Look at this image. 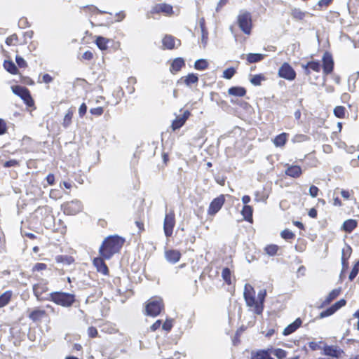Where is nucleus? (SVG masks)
<instances>
[{
  "mask_svg": "<svg viewBox=\"0 0 359 359\" xmlns=\"http://www.w3.org/2000/svg\"><path fill=\"white\" fill-rule=\"evenodd\" d=\"M116 21L121 22L125 18L126 14L123 11H120L116 14Z\"/></svg>",
  "mask_w": 359,
  "mask_h": 359,
  "instance_id": "nucleus-63",
  "label": "nucleus"
},
{
  "mask_svg": "<svg viewBox=\"0 0 359 359\" xmlns=\"http://www.w3.org/2000/svg\"><path fill=\"white\" fill-rule=\"evenodd\" d=\"M341 292L340 289H334L332 290L329 294L326 297L325 299L323 302V304H330L333 299L337 298Z\"/></svg>",
  "mask_w": 359,
  "mask_h": 359,
  "instance_id": "nucleus-29",
  "label": "nucleus"
},
{
  "mask_svg": "<svg viewBox=\"0 0 359 359\" xmlns=\"http://www.w3.org/2000/svg\"><path fill=\"white\" fill-rule=\"evenodd\" d=\"M109 42V39L102 37V36H97L95 41V43L98 48L100 50H106L107 48V43Z\"/></svg>",
  "mask_w": 359,
  "mask_h": 359,
  "instance_id": "nucleus-32",
  "label": "nucleus"
},
{
  "mask_svg": "<svg viewBox=\"0 0 359 359\" xmlns=\"http://www.w3.org/2000/svg\"><path fill=\"white\" fill-rule=\"evenodd\" d=\"M306 14V12H304L302 10H300L299 8H292L290 12V15L292 17V18L296 20H301L304 19Z\"/></svg>",
  "mask_w": 359,
  "mask_h": 359,
  "instance_id": "nucleus-28",
  "label": "nucleus"
},
{
  "mask_svg": "<svg viewBox=\"0 0 359 359\" xmlns=\"http://www.w3.org/2000/svg\"><path fill=\"white\" fill-rule=\"evenodd\" d=\"M251 359H273L271 357L268 351H259L257 352H252L251 354Z\"/></svg>",
  "mask_w": 359,
  "mask_h": 359,
  "instance_id": "nucleus-22",
  "label": "nucleus"
},
{
  "mask_svg": "<svg viewBox=\"0 0 359 359\" xmlns=\"http://www.w3.org/2000/svg\"><path fill=\"white\" fill-rule=\"evenodd\" d=\"M324 354L336 358H341L344 352L337 346H325L323 348Z\"/></svg>",
  "mask_w": 359,
  "mask_h": 359,
  "instance_id": "nucleus-12",
  "label": "nucleus"
},
{
  "mask_svg": "<svg viewBox=\"0 0 359 359\" xmlns=\"http://www.w3.org/2000/svg\"><path fill=\"white\" fill-rule=\"evenodd\" d=\"M123 243L124 240L118 236H109L100 248V256L105 259H109L113 255L119 251Z\"/></svg>",
  "mask_w": 359,
  "mask_h": 359,
  "instance_id": "nucleus-1",
  "label": "nucleus"
},
{
  "mask_svg": "<svg viewBox=\"0 0 359 359\" xmlns=\"http://www.w3.org/2000/svg\"><path fill=\"white\" fill-rule=\"evenodd\" d=\"M323 72L325 75L329 74L333 70L334 61L330 53L325 52L323 56Z\"/></svg>",
  "mask_w": 359,
  "mask_h": 359,
  "instance_id": "nucleus-11",
  "label": "nucleus"
},
{
  "mask_svg": "<svg viewBox=\"0 0 359 359\" xmlns=\"http://www.w3.org/2000/svg\"><path fill=\"white\" fill-rule=\"evenodd\" d=\"M225 202L224 195H220L215 198L210 204L208 214L210 216H214L222 208Z\"/></svg>",
  "mask_w": 359,
  "mask_h": 359,
  "instance_id": "nucleus-9",
  "label": "nucleus"
},
{
  "mask_svg": "<svg viewBox=\"0 0 359 359\" xmlns=\"http://www.w3.org/2000/svg\"><path fill=\"white\" fill-rule=\"evenodd\" d=\"M198 81V78L196 75L194 74H190L186 77H184V83L187 86H190L194 83H196Z\"/></svg>",
  "mask_w": 359,
  "mask_h": 359,
  "instance_id": "nucleus-36",
  "label": "nucleus"
},
{
  "mask_svg": "<svg viewBox=\"0 0 359 359\" xmlns=\"http://www.w3.org/2000/svg\"><path fill=\"white\" fill-rule=\"evenodd\" d=\"M340 193H341V196L344 199L348 200L350 198L351 194H353V191H349L342 189V190H341Z\"/></svg>",
  "mask_w": 359,
  "mask_h": 359,
  "instance_id": "nucleus-60",
  "label": "nucleus"
},
{
  "mask_svg": "<svg viewBox=\"0 0 359 359\" xmlns=\"http://www.w3.org/2000/svg\"><path fill=\"white\" fill-rule=\"evenodd\" d=\"M162 327L165 331H170L172 327V320L167 319L163 324Z\"/></svg>",
  "mask_w": 359,
  "mask_h": 359,
  "instance_id": "nucleus-50",
  "label": "nucleus"
},
{
  "mask_svg": "<svg viewBox=\"0 0 359 359\" xmlns=\"http://www.w3.org/2000/svg\"><path fill=\"white\" fill-rule=\"evenodd\" d=\"M16 62L20 67H26L27 62L26 61L20 56H16L15 58Z\"/></svg>",
  "mask_w": 359,
  "mask_h": 359,
  "instance_id": "nucleus-54",
  "label": "nucleus"
},
{
  "mask_svg": "<svg viewBox=\"0 0 359 359\" xmlns=\"http://www.w3.org/2000/svg\"><path fill=\"white\" fill-rule=\"evenodd\" d=\"M229 94L233 96L243 97L245 95L246 90L243 87H232L228 90Z\"/></svg>",
  "mask_w": 359,
  "mask_h": 359,
  "instance_id": "nucleus-27",
  "label": "nucleus"
},
{
  "mask_svg": "<svg viewBox=\"0 0 359 359\" xmlns=\"http://www.w3.org/2000/svg\"><path fill=\"white\" fill-rule=\"evenodd\" d=\"M302 67L304 69L306 74L309 75L311 69L316 72H319L321 68V65L318 61H311L309 62L306 65H303Z\"/></svg>",
  "mask_w": 359,
  "mask_h": 359,
  "instance_id": "nucleus-16",
  "label": "nucleus"
},
{
  "mask_svg": "<svg viewBox=\"0 0 359 359\" xmlns=\"http://www.w3.org/2000/svg\"><path fill=\"white\" fill-rule=\"evenodd\" d=\"M271 353L273 354L275 356H276L279 359H283L286 357V351L280 349V348H276L271 351Z\"/></svg>",
  "mask_w": 359,
  "mask_h": 359,
  "instance_id": "nucleus-41",
  "label": "nucleus"
},
{
  "mask_svg": "<svg viewBox=\"0 0 359 359\" xmlns=\"http://www.w3.org/2000/svg\"><path fill=\"white\" fill-rule=\"evenodd\" d=\"M46 316V311L39 309H35L29 314V318L34 322L41 320Z\"/></svg>",
  "mask_w": 359,
  "mask_h": 359,
  "instance_id": "nucleus-19",
  "label": "nucleus"
},
{
  "mask_svg": "<svg viewBox=\"0 0 359 359\" xmlns=\"http://www.w3.org/2000/svg\"><path fill=\"white\" fill-rule=\"evenodd\" d=\"M161 325V320H158L150 327V330L152 332H154L160 327Z\"/></svg>",
  "mask_w": 359,
  "mask_h": 359,
  "instance_id": "nucleus-62",
  "label": "nucleus"
},
{
  "mask_svg": "<svg viewBox=\"0 0 359 359\" xmlns=\"http://www.w3.org/2000/svg\"><path fill=\"white\" fill-rule=\"evenodd\" d=\"M23 100L29 107H32L34 104V100L30 95V93H29Z\"/></svg>",
  "mask_w": 359,
  "mask_h": 359,
  "instance_id": "nucleus-59",
  "label": "nucleus"
},
{
  "mask_svg": "<svg viewBox=\"0 0 359 359\" xmlns=\"http://www.w3.org/2000/svg\"><path fill=\"white\" fill-rule=\"evenodd\" d=\"M346 304V301L344 299H340L337 302H336L334 305H332L334 310L337 311L338 309L341 308Z\"/></svg>",
  "mask_w": 359,
  "mask_h": 359,
  "instance_id": "nucleus-55",
  "label": "nucleus"
},
{
  "mask_svg": "<svg viewBox=\"0 0 359 359\" xmlns=\"http://www.w3.org/2000/svg\"><path fill=\"white\" fill-rule=\"evenodd\" d=\"M152 13L162 12L166 15L172 13V7L170 5L165 4H160L154 6L151 11Z\"/></svg>",
  "mask_w": 359,
  "mask_h": 359,
  "instance_id": "nucleus-17",
  "label": "nucleus"
},
{
  "mask_svg": "<svg viewBox=\"0 0 359 359\" xmlns=\"http://www.w3.org/2000/svg\"><path fill=\"white\" fill-rule=\"evenodd\" d=\"M359 270V260L355 264L353 268L352 269L350 274L349 279L350 280H353L354 278L357 276Z\"/></svg>",
  "mask_w": 359,
  "mask_h": 359,
  "instance_id": "nucleus-45",
  "label": "nucleus"
},
{
  "mask_svg": "<svg viewBox=\"0 0 359 359\" xmlns=\"http://www.w3.org/2000/svg\"><path fill=\"white\" fill-rule=\"evenodd\" d=\"M18 41V36L16 34H13L10 36H8L6 40V43L8 46L15 45Z\"/></svg>",
  "mask_w": 359,
  "mask_h": 359,
  "instance_id": "nucleus-49",
  "label": "nucleus"
},
{
  "mask_svg": "<svg viewBox=\"0 0 359 359\" xmlns=\"http://www.w3.org/2000/svg\"><path fill=\"white\" fill-rule=\"evenodd\" d=\"M67 215H76L82 210V204L79 201L75 200L64 203L62 206Z\"/></svg>",
  "mask_w": 359,
  "mask_h": 359,
  "instance_id": "nucleus-7",
  "label": "nucleus"
},
{
  "mask_svg": "<svg viewBox=\"0 0 359 359\" xmlns=\"http://www.w3.org/2000/svg\"><path fill=\"white\" fill-rule=\"evenodd\" d=\"M357 222L353 219H348L344 222L343 228L346 231L351 232L356 226Z\"/></svg>",
  "mask_w": 359,
  "mask_h": 359,
  "instance_id": "nucleus-34",
  "label": "nucleus"
},
{
  "mask_svg": "<svg viewBox=\"0 0 359 359\" xmlns=\"http://www.w3.org/2000/svg\"><path fill=\"white\" fill-rule=\"evenodd\" d=\"M252 208L248 205H244L241 211V214L245 220L252 222Z\"/></svg>",
  "mask_w": 359,
  "mask_h": 359,
  "instance_id": "nucleus-24",
  "label": "nucleus"
},
{
  "mask_svg": "<svg viewBox=\"0 0 359 359\" xmlns=\"http://www.w3.org/2000/svg\"><path fill=\"white\" fill-rule=\"evenodd\" d=\"M165 255L167 261L173 264L177 262L181 257V253L177 250H167Z\"/></svg>",
  "mask_w": 359,
  "mask_h": 359,
  "instance_id": "nucleus-14",
  "label": "nucleus"
},
{
  "mask_svg": "<svg viewBox=\"0 0 359 359\" xmlns=\"http://www.w3.org/2000/svg\"><path fill=\"white\" fill-rule=\"evenodd\" d=\"M104 109L102 107H99L96 108H93L90 109V114L95 116H101L103 114Z\"/></svg>",
  "mask_w": 359,
  "mask_h": 359,
  "instance_id": "nucleus-51",
  "label": "nucleus"
},
{
  "mask_svg": "<svg viewBox=\"0 0 359 359\" xmlns=\"http://www.w3.org/2000/svg\"><path fill=\"white\" fill-rule=\"evenodd\" d=\"M266 78L263 74H256L251 76L250 79L252 84L254 86H259L262 82L265 81Z\"/></svg>",
  "mask_w": 359,
  "mask_h": 359,
  "instance_id": "nucleus-33",
  "label": "nucleus"
},
{
  "mask_svg": "<svg viewBox=\"0 0 359 359\" xmlns=\"http://www.w3.org/2000/svg\"><path fill=\"white\" fill-rule=\"evenodd\" d=\"M288 135L285 133H283L282 134H280L279 135L276 136L273 140V143L276 147H283L285 145L287 139Z\"/></svg>",
  "mask_w": 359,
  "mask_h": 359,
  "instance_id": "nucleus-26",
  "label": "nucleus"
},
{
  "mask_svg": "<svg viewBox=\"0 0 359 359\" xmlns=\"http://www.w3.org/2000/svg\"><path fill=\"white\" fill-rule=\"evenodd\" d=\"M278 75L281 78L292 81L295 79L296 73L292 67L288 63L285 62L280 67Z\"/></svg>",
  "mask_w": 359,
  "mask_h": 359,
  "instance_id": "nucleus-10",
  "label": "nucleus"
},
{
  "mask_svg": "<svg viewBox=\"0 0 359 359\" xmlns=\"http://www.w3.org/2000/svg\"><path fill=\"white\" fill-rule=\"evenodd\" d=\"M50 197L53 199H57L61 197L59 191L57 189H51L50 191Z\"/></svg>",
  "mask_w": 359,
  "mask_h": 359,
  "instance_id": "nucleus-56",
  "label": "nucleus"
},
{
  "mask_svg": "<svg viewBox=\"0 0 359 359\" xmlns=\"http://www.w3.org/2000/svg\"><path fill=\"white\" fill-rule=\"evenodd\" d=\"M278 250V246L276 245H269L264 249L266 253L270 256L275 255L277 253Z\"/></svg>",
  "mask_w": 359,
  "mask_h": 359,
  "instance_id": "nucleus-38",
  "label": "nucleus"
},
{
  "mask_svg": "<svg viewBox=\"0 0 359 359\" xmlns=\"http://www.w3.org/2000/svg\"><path fill=\"white\" fill-rule=\"evenodd\" d=\"M201 34H202L201 43H203V47H205L206 46V44H207V42H208V31L206 29L205 30H201Z\"/></svg>",
  "mask_w": 359,
  "mask_h": 359,
  "instance_id": "nucleus-53",
  "label": "nucleus"
},
{
  "mask_svg": "<svg viewBox=\"0 0 359 359\" xmlns=\"http://www.w3.org/2000/svg\"><path fill=\"white\" fill-rule=\"evenodd\" d=\"M55 259L57 262L66 263L67 264H70L73 262L72 257L62 255L57 256Z\"/></svg>",
  "mask_w": 359,
  "mask_h": 359,
  "instance_id": "nucleus-44",
  "label": "nucleus"
},
{
  "mask_svg": "<svg viewBox=\"0 0 359 359\" xmlns=\"http://www.w3.org/2000/svg\"><path fill=\"white\" fill-rule=\"evenodd\" d=\"M72 116H73V111L71 110H69L63 118L62 125L64 126V127L67 128L70 125L72 118Z\"/></svg>",
  "mask_w": 359,
  "mask_h": 359,
  "instance_id": "nucleus-39",
  "label": "nucleus"
},
{
  "mask_svg": "<svg viewBox=\"0 0 359 359\" xmlns=\"http://www.w3.org/2000/svg\"><path fill=\"white\" fill-rule=\"evenodd\" d=\"M175 224V213L173 211H170L165 214L163 224V229L165 235L167 237L171 236L172 234L173 228Z\"/></svg>",
  "mask_w": 359,
  "mask_h": 359,
  "instance_id": "nucleus-6",
  "label": "nucleus"
},
{
  "mask_svg": "<svg viewBox=\"0 0 359 359\" xmlns=\"http://www.w3.org/2000/svg\"><path fill=\"white\" fill-rule=\"evenodd\" d=\"M266 295V290H261L258 292L257 298L256 299L257 304H260V305L264 307L263 303H264Z\"/></svg>",
  "mask_w": 359,
  "mask_h": 359,
  "instance_id": "nucleus-42",
  "label": "nucleus"
},
{
  "mask_svg": "<svg viewBox=\"0 0 359 359\" xmlns=\"http://www.w3.org/2000/svg\"><path fill=\"white\" fill-rule=\"evenodd\" d=\"M163 46L164 48L167 49H172L175 46L176 42H177V46L180 44V40L175 39L172 36L166 35L162 40Z\"/></svg>",
  "mask_w": 359,
  "mask_h": 359,
  "instance_id": "nucleus-15",
  "label": "nucleus"
},
{
  "mask_svg": "<svg viewBox=\"0 0 359 359\" xmlns=\"http://www.w3.org/2000/svg\"><path fill=\"white\" fill-rule=\"evenodd\" d=\"M280 235H281L282 238L285 240L292 239L294 237V234L289 229L283 230L281 232Z\"/></svg>",
  "mask_w": 359,
  "mask_h": 359,
  "instance_id": "nucleus-47",
  "label": "nucleus"
},
{
  "mask_svg": "<svg viewBox=\"0 0 359 359\" xmlns=\"http://www.w3.org/2000/svg\"><path fill=\"white\" fill-rule=\"evenodd\" d=\"M103 259H105L102 257L95 258L93 259V264L96 267L97 271L106 275L108 273V268Z\"/></svg>",
  "mask_w": 359,
  "mask_h": 359,
  "instance_id": "nucleus-13",
  "label": "nucleus"
},
{
  "mask_svg": "<svg viewBox=\"0 0 359 359\" xmlns=\"http://www.w3.org/2000/svg\"><path fill=\"white\" fill-rule=\"evenodd\" d=\"M48 290V288L45 283L41 282L33 285L34 294L39 301L50 299L49 294H48L47 296H43V294L46 293Z\"/></svg>",
  "mask_w": 359,
  "mask_h": 359,
  "instance_id": "nucleus-8",
  "label": "nucleus"
},
{
  "mask_svg": "<svg viewBox=\"0 0 359 359\" xmlns=\"http://www.w3.org/2000/svg\"><path fill=\"white\" fill-rule=\"evenodd\" d=\"M186 121L182 116H177L172 123V128L173 130L180 128Z\"/></svg>",
  "mask_w": 359,
  "mask_h": 359,
  "instance_id": "nucleus-35",
  "label": "nucleus"
},
{
  "mask_svg": "<svg viewBox=\"0 0 359 359\" xmlns=\"http://www.w3.org/2000/svg\"><path fill=\"white\" fill-rule=\"evenodd\" d=\"M346 109L342 106H337L334 109V115L338 118H344L345 116Z\"/></svg>",
  "mask_w": 359,
  "mask_h": 359,
  "instance_id": "nucleus-40",
  "label": "nucleus"
},
{
  "mask_svg": "<svg viewBox=\"0 0 359 359\" xmlns=\"http://www.w3.org/2000/svg\"><path fill=\"white\" fill-rule=\"evenodd\" d=\"M318 188L314 185L311 186L309 188V195L313 198H315L318 196Z\"/></svg>",
  "mask_w": 359,
  "mask_h": 359,
  "instance_id": "nucleus-52",
  "label": "nucleus"
},
{
  "mask_svg": "<svg viewBox=\"0 0 359 359\" xmlns=\"http://www.w3.org/2000/svg\"><path fill=\"white\" fill-rule=\"evenodd\" d=\"M46 269V264L43 263H37L33 267V271H42Z\"/></svg>",
  "mask_w": 359,
  "mask_h": 359,
  "instance_id": "nucleus-58",
  "label": "nucleus"
},
{
  "mask_svg": "<svg viewBox=\"0 0 359 359\" xmlns=\"http://www.w3.org/2000/svg\"><path fill=\"white\" fill-rule=\"evenodd\" d=\"M302 173V168L298 165H290L285 170V174L292 177H299Z\"/></svg>",
  "mask_w": 359,
  "mask_h": 359,
  "instance_id": "nucleus-18",
  "label": "nucleus"
},
{
  "mask_svg": "<svg viewBox=\"0 0 359 359\" xmlns=\"http://www.w3.org/2000/svg\"><path fill=\"white\" fill-rule=\"evenodd\" d=\"M49 295V300L64 307H69L75 302L74 294L70 293L54 292L50 293Z\"/></svg>",
  "mask_w": 359,
  "mask_h": 359,
  "instance_id": "nucleus-3",
  "label": "nucleus"
},
{
  "mask_svg": "<svg viewBox=\"0 0 359 359\" xmlns=\"http://www.w3.org/2000/svg\"><path fill=\"white\" fill-rule=\"evenodd\" d=\"M184 65V61L182 58H176L173 60L170 66V72L172 73L177 72Z\"/></svg>",
  "mask_w": 359,
  "mask_h": 359,
  "instance_id": "nucleus-21",
  "label": "nucleus"
},
{
  "mask_svg": "<svg viewBox=\"0 0 359 359\" xmlns=\"http://www.w3.org/2000/svg\"><path fill=\"white\" fill-rule=\"evenodd\" d=\"M244 298L246 304L257 314H261L263 311V306L257 303L255 291L250 284H245L244 288Z\"/></svg>",
  "mask_w": 359,
  "mask_h": 359,
  "instance_id": "nucleus-2",
  "label": "nucleus"
},
{
  "mask_svg": "<svg viewBox=\"0 0 359 359\" xmlns=\"http://www.w3.org/2000/svg\"><path fill=\"white\" fill-rule=\"evenodd\" d=\"M12 90L13 93L19 95L22 100L29 93V91L26 88L19 86H13Z\"/></svg>",
  "mask_w": 359,
  "mask_h": 359,
  "instance_id": "nucleus-23",
  "label": "nucleus"
},
{
  "mask_svg": "<svg viewBox=\"0 0 359 359\" xmlns=\"http://www.w3.org/2000/svg\"><path fill=\"white\" fill-rule=\"evenodd\" d=\"M164 309L163 299L159 297H154L148 300L145 306L147 316L156 317Z\"/></svg>",
  "mask_w": 359,
  "mask_h": 359,
  "instance_id": "nucleus-4",
  "label": "nucleus"
},
{
  "mask_svg": "<svg viewBox=\"0 0 359 359\" xmlns=\"http://www.w3.org/2000/svg\"><path fill=\"white\" fill-rule=\"evenodd\" d=\"M302 324V320L299 318H297L294 322L289 325L287 327H285L283 332L284 335H288L294 332L298 327H300Z\"/></svg>",
  "mask_w": 359,
  "mask_h": 359,
  "instance_id": "nucleus-20",
  "label": "nucleus"
},
{
  "mask_svg": "<svg viewBox=\"0 0 359 359\" xmlns=\"http://www.w3.org/2000/svg\"><path fill=\"white\" fill-rule=\"evenodd\" d=\"M222 276L226 283L228 284L231 283V271L228 268H224L223 269Z\"/></svg>",
  "mask_w": 359,
  "mask_h": 359,
  "instance_id": "nucleus-43",
  "label": "nucleus"
},
{
  "mask_svg": "<svg viewBox=\"0 0 359 359\" xmlns=\"http://www.w3.org/2000/svg\"><path fill=\"white\" fill-rule=\"evenodd\" d=\"M87 111V107L85 103H83L79 109V114L81 117H83L84 114L86 113Z\"/></svg>",
  "mask_w": 359,
  "mask_h": 359,
  "instance_id": "nucleus-61",
  "label": "nucleus"
},
{
  "mask_svg": "<svg viewBox=\"0 0 359 359\" xmlns=\"http://www.w3.org/2000/svg\"><path fill=\"white\" fill-rule=\"evenodd\" d=\"M265 55L260 53H249L246 55L248 63L258 62L264 58Z\"/></svg>",
  "mask_w": 359,
  "mask_h": 359,
  "instance_id": "nucleus-25",
  "label": "nucleus"
},
{
  "mask_svg": "<svg viewBox=\"0 0 359 359\" xmlns=\"http://www.w3.org/2000/svg\"><path fill=\"white\" fill-rule=\"evenodd\" d=\"M52 81H53L52 76L48 74H44L42 77V82H43V83H49L52 82Z\"/></svg>",
  "mask_w": 359,
  "mask_h": 359,
  "instance_id": "nucleus-64",
  "label": "nucleus"
},
{
  "mask_svg": "<svg viewBox=\"0 0 359 359\" xmlns=\"http://www.w3.org/2000/svg\"><path fill=\"white\" fill-rule=\"evenodd\" d=\"M208 62L205 60L200 59L196 61L194 67L196 69L203 70L208 67Z\"/></svg>",
  "mask_w": 359,
  "mask_h": 359,
  "instance_id": "nucleus-37",
  "label": "nucleus"
},
{
  "mask_svg": "<svg viewBox=\"0 0 359 359\" xmlns=\"http://www.w3.org/2000/svg\"><path fill=\"white\" fill-rule=\"evenodd\" d=\"M236 70L234 68H228L225 69L223 72V77L226 79H230L235 74Z\"/></svg>",
  "mask_w": 359,
  "mask_h": 359,
  "instance_id": "nucleus-46",
  "label": "nucleus"
},
{
  "mask_svg": "<svg viewBox=\"0 0 359 359\" xmlns=\"http://www.w3.org/2000/svg\"><path fill=\"white\" fill-rule=\"evenodd\" d=\"M88 334L90 337H95L97 335V330L94 327H90L88 329Z\"/></svg>",
  "mask_w": 359,
  "mask_h": 359,
  "instance_id": "nucleus-57",
  "label": "nucleus"
},
{
  "mask_svg": "<svg viewBox=\"0 0 359 359\" xmlns=\"http://www.w3.org/2000/svg\"><path fill=\"white\" fill-rule=\"evenodd\" d=\"M4 67L11 74H18V68L13 62L6 60L4 62Z\"/></svg>",
  "mask_w": 359,
  "mask_h": 359,
  "instance_id": "nucleus-31",
  "label": "nucleus"
},
{
  "mask_svg": "<svg viewBox=\"0 0 359 359\" xmlns=\"http://www.w3.org/2000/svg\"><path fill=\"white\" fill-rule=\"evenodd\" d=\"M335 312H336V311L334 310V309L332 306L330 308L327 309V310L322 311L320 313V318H325V317L330 316L332 315Z\"/></svg>",
  "mask_w": 359,
  "mask_h": 359,
  "instance_id": "nucleus-48",
  "label": "nucleus"
},
{
  "mask_svg": "<svg viewBox=\"0 0 359 359\" xmlns=\"http://www.w3.org/2000/svg\"><path fill=\"white\" fill-rule=\"evenodd\" d=\"M238 22L241 29L247 34H250L252 27L251 15L248 12L241 13L238 17Z\"/></svg>",
  "mask_w": 359,
  "mask_h": 359,
  "instance_id": "nucleus-5",
  "label": "nucleus"
},
{
  "mask_svg": "<svg viewBox=\"0 0 359 359\" xmlns=\"http://www.w3.org/2000/svg\"><path fill=\"white\" fill-rule=\"evenodd\" d=\"M12 297V292L11 291H6L0 296V308L4 307L11 300Z\"/></svg>",
  "mask_w": 359,
  "mask_h": 359,
  "instance_id": "nucleus-30",
  "label": "nucleus"
}]
</instances>
